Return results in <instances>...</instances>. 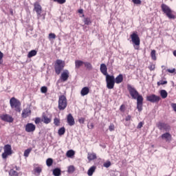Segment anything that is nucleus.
I'll list each match as a JSON object with an SVG mask.
<instances>
[{
	"label": "nucleus",
	"mask_w": 176,
	"mask_h": 176,
	"mask_svg": "<svg viewBox=\"0 0 176 176\" xmlns=\"http://www.w3.org/2000/svg\"><path fill=\"white\" fill-rule=\"evenodd\" d=\"M41 91L43 94H46L47 92V87H41Z\"/></svg>",
	"instance_id": "nucleus-39"
},
{
	"label": "nucleus",
	"mask_w": 176,
	"mask_h": 176,
	"mask_svg": "<svg viewBox=\"0 0 176 176\" xmlns=\"http://www.w3.org/2000/svg\"><path fill=\"white\" fill-rule=\"evenodd\" d=\"M89 93V88L88 87H84L80 91V94L82 96L88 95Z\"/></svg>",
	"instance_id": "nucleus-19"
},
{
	"label": "nucleus",
	"mask_w": 176,
	"mask_h": 176,
	"mask_svg": "<svg viewBox=\"0 0 176 176\" xmlns=\"http://www.w3.org/2000/svg\"><path fill=\"white\" fill-rule=\"evenodd\" d=\"M167 72L170 74H174L175 72V69H167Z\"/></svg>",
	"instance_id": "nucleus-48"
},
{
	"label": "nucleus",
	"mask_w": 176,
	"mask_h": 176,
	"mask_svg": "<svg viewBox=\"0 0 176 176\" xmlns=\"http://www.w3.org/2000/svg\"><path fill=\"white\" fill-rule=\"evenodd\" d=\"M58 135H59L60 136L63 135L65 133V127L60 128V129L58 130Z\"/></svg>",
	"instance_id": "nucleus-35"
},
{
	"label": "nucleus",
	"mask_w": 176,
	"mask_h": 176,
	"mask_svg": "<svg viewBox=\"0 0 176 176\" xmlns=\"http://www.w3.org/2000/svg\"><path fill=\"white\" fill-rule=\"evenodd\" d=\"M65 66V63L64 60H61V59H57L55 62L54 65V69L55 72L57 75H59L60 72L64 69V67Z\"/></svg>",
	"instance_id": "nucleus-4"
},
{
	"label": "nucleus",
	"mask_w": 176,
	"mask_h": 176,
	"mask_svg": "<svg viewBox=\"0 0 176 176\" xmlns=\"http://www.w3.org/2000/svg\"><path fill=\"white\" fill-rule=\"evenodd\" d=\"M82 16H85V14H82Z\"/></svg>",
	"instance_id": "nucleus-60"
},
{
	"label": "nucleus",
	"mask_w": 176,
	"mask_h": 176,
	"mask_svg": "<svg viewBox=\"0 0 176 176\" xmlns=\"http://www.w3.org/2000/svg\"><path fill=\"white\" fill-rule=\"evenodd\" d=\"M37 54V51L36 50H32L28 54V58H31L33 56H35Z\"/></svg>",
	"instance_id": "nucleus-24"
},
{
	"label": "nucleus",
	"mask_w": 176,
	"mask_h": 176,
	"mask_svg": "<svg viewBox=\"0 0 176 176\" xmlns=\"http://www.w3.org/2000/svg\"><path fill=\"white\" fill-rule=\"evenodd\" d=\"M84 63L85 62H82V60H75L76 68L79 69Z\"/></svg>",
	"instance_id": "nucleus-25"
},
{
	"label": "nucleus",
	"mask_w": 176,
	"mask_h": 176,
	"mask_svg": "<svg viewBox=\"0 0 176 176\" xmlns=\"http://www.w3.org/2000/svg\"><path fill=\"white\" fill-rule=\"evenodd\" d=\"M109 129L111 132L115 130V126L113 124H111L109 127Z\"/></svg>",
	"instance_id": "nucleus-44"
},
{
	"label": "nucleus",
	"mask_w": 176,
	"mask_h": 176,
	"mask_svg": "<svg viewBox=\"0 0 176 176\" xmlns=\"http://www.w3.org/2000/svg\"><path fill=\"white\" fill-rule=\"evenodd\" d=\"M167 83H168L167 81H163V80H162V81H158L157 85H158V86L164 85H166Z\"/></svg>",
	"instance_id": "nucleus-42"
},
{
	"label": "nucleus",
	"mask_w": 176,
	"mask_h": 176,
	"mask_svg": "<svg viewBox=\"0 0 176 176\" xmlns=\"http://www.w3.org/2000/svg\"><path fill=\"white\" fill-rule=\"evenodd\" d=\"M30 115H31V110L27 108L23 110L21 116L23 118H27Z\"/></svg>",
	"instance_id": "nucleus-18"
},
{
	"label": "nucleus",
	"mask_w": 176,
	"mask_h": 176,
	"mask_svg": "<svg viewBox=\"0 0 176 176\" xmlns=\"http://www.w3.org/2000/svg\"><path fill=\"white\" fill-rule=\"evenodd\" d=\"M107 87L109 89H113L115 86V77L114 76H106Z\"/></svg>",
	"instance_id": "nucleus-7"
},
{
	"label": "nucleus",
	"mask_w": 176,
	"mask_h": 176,
	"mask_svg": "<svg viewBox=\"0 0 176 176\" xmlns=\"http://www.w3.org/2000/svg\"><path fill=\"white\" fill-rule=\"evenodd\" d=\"M111 164L110 162H106L104 164V166L106 168H109V166H111Z\"/></svg>",
	"instance_id": "nucleus-49"
},
{
	"label": "nucleus",
	"mask_w": 176,
	"mask_h": 176,
	"mask_svg": "<svg viewBox=\"0 0 176 176\" xmlns=\"http://www.w3.org/2000/svg\"><path fill=\"white\" fill-rule=\"evenodd\" d=\"M75 171L74 166H70L68 168V173H73Z\"/></svg>",
	"instance_id": "nucleus-40"
},
{
	"label": "nucleus",
	"mask_w": 176,
	"mask_h": 176,
	"mask_svg": "<svg viewBox=\"0 0 176 176\" xmlns=\"http://www.w3.org/2000/svg\"><path fill=\"white\" fill-rule=\"evenodd\" d=\"M46 164L47 166H51L53 164V160L51 158H49L46 161Z\"/></svg>",
	"instance_id": "nucleus-36"
},
{
	"label": "nucleus",
	"mask_w": 176,
	"mask_h": 176,
	"mask_svg": "<svg viewBox=\"0 0 176 176\" xmlns=\"http://www.w3.org/2000/svg\"><path fill=\"white\" fill-rule=\"evenodd\" d=\"M15 168H16V170H19V168H17V166H15Z\"/></svg>",
	"instance_id": "nucleus-58"
},
{
	"label": "nucleus",
	"mask_w": 176,
	"mask_h": 176,
	"mask_svg": "<svg viewBox=\"0 0 176 176\" xmlns=\"http://www.w3.org/2000/svg\"><path fill=\"white\" fill-rule=\"evenodd\" d=\"M124 77L122 74H119V76H117V77L115 78V82L116 84H120L123 82Z\"/></svg>",
	"instance_id": "nucleus-20"
},
{
	"label": "nucleus",
	"mask_w": 176,
	"mask_h": 176,
	"mask_svg": "<svg viewBox=\"0 0 176 176\" xmlns=\"http://www.w3.org/2000/svg\"><path fill=\"white\" fill-rule=\"evenodd\" d=\"M125 126H129V125L125 124Z\"/></svg>",
	"instance_id": "nucleus-59"
},
{
	"label": "nucleus",
	"mask_w": 176,
	"mask_h": 176,
	"mask_svg": "<svg viewBox=\"0 0 176 176\" xmlns=\"http://www.w3.org/2000/svg\"><path fill=\"white\" fill-rule=\"evenodd\" d=\"M157 127L160 131H164L166 132H169L171 130L170 126L165 122H160L157 124Z\"/></svg>",
	"instance_id": "nucleus-9"
},
{
	"label": "nucleus",
	"mask_w": 176,
	"mask_h": 176,
	"mask_svg": "<svg viewBox=\"0 0 176 176\" xmlns=\"http://www.w3.org/2000/svg\"><path fill=\"white\" fill-rule=\"evenodd\" d=\"M10 104L12 109H14L16 112H21V102L16 98H11L10 100Z\"/></svg>",
	"instance_id": "nucleus-3"
},
{
	"label": "nucleus",
	"mask_w": 176,
	"mask_h": 176,
	"mask_svg": "<svg viewBox=\"0 0 176 176\" xmlns=\"http://www.w3.org/2000/svg\"><path fill=\"white\" fill-rule=\"evenodd\" d=\"M10 176H19V173L14 169H11L9 172Z\"/></svg>",
	"instance_id": "nucleus-33"
},
{
	"label": "nucleus",
	"mask_w": 176,
	"mask_h": 176,
	"mask_svg": "<svg viewBox=\"0 0 176 176\" xmlns=\"http://www.w3.org/2000/svg\"><path fill=\"white\" fill-rule=\"evenodd\" d=\"M146 100L147 101L155 103V102H158L161 100V98L160 96H157V95L153 94L147 96Z\"/></svg>",
	"instance_id": "nucleus-10"
},
{
	"label": "nucleus",
	"mask_w": 176,
	"mask_h": 176,
	"mask_svg": "<svg viewBox=\"0 0 176 176\" xmlns=\"http://www.w3.org/2000/svg\"><path fill=\"white\" fill-rule=\"evenodd\" d=\"M84 23H85V25H89L91 23V19L89 18V17H86L84 19Z\"/></svg>",
	"instance_id": "nucleus-34"
},
{
	"label": "nucleus",
	"mask_w": 176,
	"mask_h": 176,
	"mask_svg": "<svg viewBox=\"0 0 176 176\" xmlns=\"http://www.w3.org/2000/svg\"><path fill=\"white\" fill-rule=\"evenodd\" d=\"M144 124V123L142 122H140V123L138 124L137 128H138V129H140L143 126Z\"/></svg>",
	"instance_id": "nucleus-51"
},
{
	"label": "nucleus",
	"mask_w": 176,
	"mask_h": 176,
	"mask_svg": "<svg viewBox=\"0 0 176 176\" xmlns=\"http://www.w3.org/2000/svg\"><path fill=\"white\" fill-rule=\"evenodd\" d=\"M125 110H126L125 104H121L120 108V111L121 112L124 113L125 111Z\"/></svg>",
	"instance_id": "nucleus-43"
},
{
	"label": "nucleus",
	"mask_w": 176,
	"mask_h": 176,
	"mask_svg": "<svg viewBox=\"0 0 176 176\" xmlns=\"http://www.w3.org/2000/svg\"><path fill=\"white\" fill-rule=\"evenodd\" d=\"M78 12L79 14H83V9H79L78 10Z\"/></svg>",
	"instance_id": "nucleus-56"
},
{
	"label": "nucleus",
	"mask_w": 176,
	"mask_h": 176,
	"mask_svg": "<svg viewBox=\"0 0 176 176\" xmlns=\"http://www.w3.org/2000/svg\"><path fill=\"white\" fill-rule=\"evenodd\" d=\"M173 55L176 57V50L173 52Z\"/></svg>",
	"instance_id": "nucleus-57"
},
{
	"label": "nucleus",
	"mask_w": 176,
	"mask_h": 176,
	"mask_svg": "<svg viewBox=\"0 0 176 176\" xmlns=\"http://www.w3.org/2000/svg\"><path fill=\"white\" fill-rule=\"evenodd\" d=\"M131 118H132L131 116H126V118H125V120H126V122H129V121L131 120Z\"/></svg>",
	"instance_id": "nucleus-50"
},
{
	"label": "nucleus",
	"mask_w": 176,
	"mask_h": 176,
	"mask_svg": "<svg viewBox=\"0 0 176 176\" xmlns=\"http://www.w3.org/2000/svg\"><path fill=\"white\" fill-rule=\"evenodd\" d=\"M151 58L153 60H154V61L157 60L155 50H152L151 53Z\"/></svg>",
	"instance_id": "nucleus-27"
},
{
	"label": "nucleus",
	"mask_w": 176,
	"mask_h": 176,
	"mask_svg": "<svg viewBox=\"0 0 176 176\" xmlns=\"http://www.w3.org/2000/svg\"><path fill=\"white\" fill-rule=\"evenodd\" d=\"M69 77V72H68L67 70H65L60 76V80L63 82H66L68 80Z\"/></svg>",
	"instance_id": "nucleus-15"
},
{
	"label": "nucleus",
	"mask_w": 176,
	"mask_h": 176,
	"mask_svg": "<svg viewBox=\"0 0 176 176\" xmlns=\"http://www.w3.org/2000/svg\"><path fill=\"white\" fill-rule=\"evenodd\" d=\"M36 130V126L32 123H28L25 126V131L28 133L34 132Z\"/></svg>",
	"instance_id": "nucleus-14"
},
{
	"label": "nucleus",
	"mask_w": 176,
	"mask_h": 176,
	"mask_svg": "<svg viewBox=\"0 0 176 176\" xmlns=\"http://www.w3.org/2000/svg\"><path fill=\"white\" fill-rule=\"evenodd\" d=\"M75 155V152L73 150H69L67 152L66 156L67 157H72Z\"/></svg>",
	"instance_id": "nucleus-30"
},
{
	"label": "nucleus",
	"mask_w": 176,
	"mask_h": 176,
	"mask_svg": "<svg viewBox=\"0 0 176 176\" xmlns=\"http://www.w3.org/2000/svg\"><path fill=\"white\" fill-rule=\"evenodd\" d=\"M42 121L47 124H50L51 122H52V119L51 118H49L47 117V116H45V114H43V117H42Z\"/></svg>",
	"instance_id": "nucleus-21"
},
{
	"label": "nucleus",
	"mask_w": 176,
	"mask_h": 176,
	"mask_svg": "<svg viewBox=\"0 0 176 176\" xmlns=\"http://www.w3.org/2000/svg\"><path fill=\"white\" fill-rule=\"evenodd\" d=\"M87 159L89 161H93L97 159V155L96 153H88L87 155Z\"/></svg>",
	"instance_id": "nucleus-22"
},
{
	"label": "nucleus",
	"mask_w": 176,
	"mask_h": 176,
	"mask_svg": "<svg viewBox=\"0 0 176 176\" xmlns=\"http://www.w3.org/2000/svg\"><path fill=\"white\" fill-rule=\"evenodd\" d=\"M33 172L35 175H40L42 172V168L40 166L34 167Z\"/></svg>",
	"instance_id": "nucleus-23"
},
{
	"label": "nucleus",
	"mask_w": 176,
	"mask_h": 176,
	"mask_svg": "<svg viewBox=\"0 0 176 176\" xmlns=\"http://www.w3.org/2000/svg\"><path fill=\"white\" fill-rule=\"evenodd\" d=\"M3 54L0 51V65L3 63Z\"/></svg>",
	"instance_id": "nucleus-45"
},
{
	"label": "nucleus",
	"mask_w": 176,
	"mask_h": 176,
	"mask_svg": "<svg viewBox=\"0 0 176 176\" xmlns=\"http://www.w3.org/2000/svg\"><path fill=\"white\" fill-rule=\"evenodd\" d=\"M67 123L70 126H72L75 124L74 118H73V116L71 113L68 114L67 117Z\"/></svg>",
	"instance_id": "nucleus-17"
},
{
	"label": "nucleus",
	"mask_w": 176,
	"mask_h": 176,
	"mask_svg": "<svg viewBox=\"0 0 176 176\" xmlns=\"http://www.w3.org/2000/svg\"><path fill=\"white\" fill-rule=\"evenodd\" d=\"M131 38L134 45V48L138 50L140 45V38L137 34V32H134L132 34H131Z\"/></svg>",
	"instance_id": "nucleus-5"
},
{
	"label": "nucleus",
	"mask_w": 176,
	"mask_h": 176,
	"mask_svg": "<svg viewBox=\"0 0 176 176\" xmlns=\"http://www.w3.org/2000/svg\"><path fill=\"white\" fill-rule=\"evenodd\" d=\"M85 119L83 118H81L78 120V122L80 123V124H84L85 123Z\"/></svg>",
	"instance_id": "nucleus-54"
},
{
	"label": "nucleus",
	"mask_w": 176,
	"mask_h": 176,
	"mask_svg": "<svg viewBox=\"0 0 176 176\" xmlns=\"http://www.w3.org/2000/svg\"><path fill=\"white\" fill-rule=\"evenodd\" d=\"M54 124L56 126H60V120L59 118H55L54 119Z\"/></svg>",
	"instance_id": "nucleus-32"
},
{
	"label": "nucleus",
	"mask_w": 176,
	"mask_h": 176,
	"mask_svg": "<svg viewBox=\"0 0 176 176\" xmlns=\"http://www.w3.org/2000/svg\"><path fill=\"white\" fill-rule=\"evenodd\" d=\"M127 89L132 98L137 100V109L139 112H141L143 109V96L140 95L139 92H138L135 88H133V87L131 86L130 85H127Z\"/></svg>",
	"instance_id": "nucleus-1"
},
{
	"label": "nucleus",
	"mask_w": 176,
	"mask_h": 176,
	"mask_svg": "<svg viewBox=\"0 0 176 176\" xmlns=\"http://www.w3.org/2000/svg\"><path fill=\"white\" fill-rule=\"evenodd\" d=\"M4 153L2 154V158L6 160L8 156H10L12 154V146L10 144H6L4 146Z\"/></svg>",
	"instance_id": "nucleus-8"
},
{
	"label": "nucleus",
	"mask_w": 176,
	"mask_h": 176,
	"mask_svg": "<svg viewBox=\"0 0 176 176\" xmlns=\"http://www.w3.org/2000/svg\"><path fill=\"white\" fill-rule=\"evenodd\" d=\"M133 2L137 5H140L142 3L141 0H133Z\"/></svg>",
	"instance_id": "nucleus-46"
},
{
	"label": "nucleus",
	"mask_w": 176,
	"mask_h": 176,
	"mask_svg": "<svg viewBox=\"0 0 176 176\" xmlns=\"http://www.w3.org/2000/svg\"><path fill=\"white\" fill-rule=\"evenodd\" d=\"M31 151H32V148H28L25 150L24 152V157H28Z\"/></svg>",
	"instance_id": "nucleus-37"
},
{
	"label": "nucleus",
	"mask_w": 176,
	"mask_h": 176,
	"mask_svg": "<svg viewBox=\"0 0 176 176\" xmlns=\"http://www.w3.org/2000/svg\"><path fill=\"white\" fill-rule=\"evenodd\" d=\"M162 10L170 19H175L176 16L174 14V11L166 4L162 3L161 6Z\"/></svg>",
	"instance_id": "nucleus-2"
},
{
	"label": "nucleus",
	"mask_w": 176,
	"mask_h": 176,
	"mask_svg": "<svg viewBox=\"0 0 176 176\" xmlns=\"http://www.w3.org/2000/svg\"><path fill=\"white\" fill-rule=\"evenodd\" d=\"M171 107L173 109L174 111L176 112V103H171Z\"/></svg>",
	"instance_id": "nucleus-52"
},
{
	"label": "nucleus",
	"mask_w": 176,
	"mask_h": 176,
	"mask_svg": "<svg viewBox=\"0 0 176 176\" xmlns=\"http://www.w3.org/2000/svg\"><path fill=\"white\" fill-rule=\"evenodd\" d=\"M53 175L54 176H60L61 175V170L59 168H55L53 170Z\"/></svg>",
	"instance_id": "nucleus-29"
},
{
	"label": "nucleus",
	"mask_w": 176,
	"mask_h": 176,
	"mask_svg": "<svg viewBox=\"0 0 176 176\" xmlns=\"http://www.w3.org/2000/svg\"><path fill=\"white\" fill-rule=\"evenodd\" d=\"M56 38V36L55 33H50L48 36V38L51 41L52 39H55Z\"/></svg>",
	"instance_id": "nucleus-38"
},
{
	"label": "nucleus",
	"mask_w": 176,
	"mask_h": 176,
	"mask_svg": "<svg viewBox=\"0 0 176 176\" xmlns=\"http://www.w3.org/2000/svg\"><path fill=\"white\" fill-rule=\"evenodd\" d=\"M88 129H93L94 128V124L93 123H91L90 124H88Z\"/></svg>",
	"instance_id": "nucleus-55"
},
{
	"label": "nucleus",
	"mask_w": 176,
	"mask_h": 176,
	"mask_svg": "<svg viewBox=\"0 0 176 176\" xmlns=\"http://www.w3.org/2000/svg\"><path fill=\"white\" fill-rule=\"evenodd\" d=\"M161 138L168 143H170L172 141V135L168 132L162 134Z\"/></svg>",
	"instance_id": "nucleus-13"
},
{
	"label": "nucleus",
	"mask_w": 176,
	"mask_h": 176,
	"mask_svg": "<svg viewBox=\"0 0 176 176\" xmlns=\"http://www.w3.org/2000/svg\"><path fill=\"white\" fill-rule=\"evenodd\" d=\"M41 118H36L35 120V124H38L41 122Z\"/></svg>",
	"instance_id": "nucleus-53"
},
{
	"label": "nucleus",
	"mask_w": 176,
	"mask_h": 176,
	"mask_svg": "<svg viewBox=\"0 0 176 176\" xmlns=\"http://www.w3.org/2000/svg\"><path fill=\"white\" fill-rule=\"evenodd\" d=\"M67 105V98L65 95H60L58 100V109L63 111L65 109Z\"/></svg>",
	"instance_id": "nucleus-6"
},
{
	"label": "nucleus",
	"mask_w": 176,
	"mask_h": 176,
	"mask_svg": "<svg viewBox=\"0 0 176 176\" xmlns=\"http://www.w3.org/2000/svg\"><path fill=\"white\" fill-rule=\"evenodd\" d=\"M160 95L163 99H165L168 96V93L166 92V91H165V89H162V91H160Z\"/></svg>",
	"instance_id": "nucleus-28"
},
{
	"label": "nucleus",
	"mask_w": 176,
	"mask_h": 176,
	"mask_svg": "<svg viewBox=\"0 0 176 176\" xmlns=\"http://www.w3.org/2000/svg\"><path fill=\"white\" fill-rule=\"evenodd\" d=\"M100 70L104 76H107L109 75L107 73V67L105 63L100 64Z\"/></svg>",
	"instance_id": "nucleus-16"
},
{
	"label": "nucleus",
	"mask_w": 176,
	"mask_h": 176,
	"mask_svg": "<svg viewBox=\"0 0 176 176\" xmlns=\"http://www.w3.org/2000/svg\"><path fill=\"white\" fill-rule=\"evenodd\" d=\"M148 69H149L151 71H154L155 69V65H150V66H148Z\"/></svg>",
	"instance_id": "nucleus-47"
},
{
	"label": "nucleus",
	"mask_w": 176,
	"mask_h": 176,
	"mask_svg": "<svg viewBox=\"0 0 176 176\" xmlns=\"http://www.w3.org/2000/svg\"><path fill=\"white\" fill-rule=\"evenodd\" d=\"M54 2H56L58 4H64L66 2V0H52Z\"/></svg>",
	"instance_id": "nucleus-41"
},
{
	"label": "nucleus",
	"mask_w": 176,
	"mask_h": 176,
	"mask_svg": "<svg viewBox=\"0 0 176 176\" xmlns=\"http://www.w3.org/2000/svg\"><path fill=\"white\" fill-rule=\"evenodd\" d=\"M34 11H36V14H37V16L38 18H40L41 16V13H42V7L39 4L38 2H36L34 4Z\"/></svg>",
	"instance_id": "nucleus-12"
},
{
	"label": "nucleus",
	"mask_w": 176,
	"mask_h": 176,
	"mask_svg": "<svg viewBox=\"0 0 176 176\" xmlns=\"http://www.w3.org/2000/svg\"><path fill=\"white\" fill-rule=\"evenodd\" d=\"M0 118L1 120L9 123H12L14 121V119L12 117V116H9V114H1L0 116Z\"/></svg>",
	"instance_id": "nucleus-11"
},
{
	"label": "nucleus",
	"mask_w": 176,
	"mask_h": 176,
	"mask_svg": "<svg viewBox=\"0 0 176 176\" xmlns=\"http://www.w3.org/2000/svg\"><path fill=\"white\" fill-rule=\"evenodd\" d=\"M96 169V166H92V167H91V168L89 169L88 172H87L88 175H89V176H92L93 174H94V173L95 172Z\"/></svg>",
	"instance_id": "nucleus-26"
},
{
	"label": "nucleus",
	"mask_w": 176,
	"mask_h": 176,
	"mask_svg": "<svg viewBox=\"0 0 176 176\" xmlns=\"http://www.w3.org/2000/svg\"><path fill=\"white\" fill-rule=\"evenodd\" d=\"M84 65L85 67L89 70H91L93 68L91 63H89V62H85Z\"/></svg>",
	"instance_id": "nucleus-31"
}]
</instances>
